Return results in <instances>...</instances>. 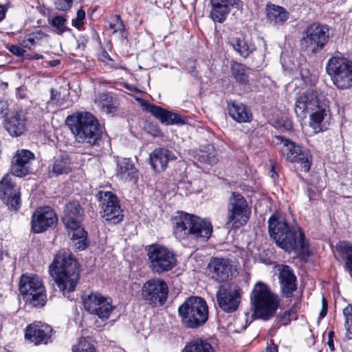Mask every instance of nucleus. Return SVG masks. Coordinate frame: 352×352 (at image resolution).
Returning <instances> with one entry per match:
<instances>
[{"instance_id": "f257e3e1", "label": "nucleus", "mask_w": 352, "mask_h": 352, "mask_svg": "<svg viewBox=\"0 0 352 352\" xmlns=\"http://www.w3.org/2000/svg\"><path fill=\"white\" fill-rule=\"evenodd\" d=\"M269 234L276 245L287 252L309 256V245L300 228L289 226L285 218L274 214L268 220Z\"/></svg>"}, {"instance_id": "f03ea898", "label": "nucleus", "mask_w": 352, "mask_h": 352, "mask_svg": "<svg viewBox=\"0 0 352 352\" xmlns=\"http://www.w3.org/2000/svg\"><path fill=\"white\" fill-rule=\"evenodd\" d=\"M50 273L63 296L70 298L69 294L75 290L80 278L77 261L66 252L58 253L50 265Z\"/></svg>"}, {"instance_id": "7ed1b4c3", "label": "nucleus", "mask_w": 352, "mask_h": 352, "mask_svg": "<svg viewBox=\"0 0 352 352\" xmlns=\"http://www.w3.org/2000/svg\"><path fill=\"white\" fill-rule=\"evenodd\" d=\"M174 224V234L180 239L190 237L206 241L212 232V225L209 220L184 212L177 213Z\"/></svg>"}, {"instance_id": "20e7f679", "label": "nucleus", "mask_w": 352, "mask_h": 352, "mask_svg": "<svg viewBox=\"0 0 352 352\" xmlns=\"http://www.w3.org/2000/svg\"><path fill=\"white\" fill-rule=\"evenodd\" d=\"M66 123L76 140L94 144L100 137V128L97 120L89 112H78L67 116Z\"/></svg>"}, {"instance_id": "39448f33", "label": "nucleus", "mask_w": 352, "mask_h": 352, "mask_svg": "<svg viewBox=\"0 0 352 352\" xmlns=\"http://www.w3.org/2000/svg\"><path fill=\"white\" fill-rule=\"evenodd\" d=\"M83 210L78 201H71L65 205L63 222L71 239L78 250L86 248L87 232L81 226Z\"/></svg>"}, {"instance_id": "423d86ee", "label": "nucleus", "mask_w": 352, "mask_h": 352, "mask_svg": "<svg viewBox=\"0 0 352 352\" xmlns=\"http://www.w3.org/2000/svg\"><path fill=\"white\" fill-rule=\"evenodd\" d=\"M250 297L254 313L257 318L268 320L274 316L279 305L278 296L260 281L255 284Z\"/></svg>"}, {"instance_id": "0eeeda50", "label": "nucleus", "mask_w": 352, "mask_h": 352, "mask_svg": "<svg viewBox=\"0 0 352 352\" xmlns=\"http://www.w3.org/2000/svg\"><path fill=\"white\" fill-rule=\"evenodd\" d=\"M182 323L188 328L202 326L208 318L206 301L198 296L188 298L178 309Z\"/></svg>"}, {"instance_id": "6e6552de", "label": "nucleus", "mask_w": 352, "mask_h": 352, "mask_svg": "<svg viewBox=\"0 0 352 352\" xmlns=\"http://www.w3.org/2000/svg\"><path fill=\"white\" fill-rule=\"evenodd\" d=\"M19 291L27 305L38 307L46 303L45 287L42 280L36 275H22L19 281Z\"/></svg>"}, {"instance_id": "1a4fd4ad", "label": "nucleus", "mask_w": 352, "mask_h": 352, "mask_svg": "<svg viewBox=\"0 0 352 352\" xmlns=\"http://www.w3.org/2000/svg\"><path fill=\"white\" fill-rule=\"evenodd\" d=\"M251 214L248 203L240 193L234 192L227 207L226 226L231 229H239L245 225Z\"/></svg>"}, {"instance_id": "9d476101", "label": "nucleus", "mask_w": 352, "mask_h": 352, "mask_svg": "<svg viewBox=\"0 0 352 352\" xmlns=\"http://www.w3.org/2000/svg\"><path fill=\"white\" fill-rule=\"evenodd\" d=\"M326 70L338 88L347 89L352 86V61L344 57H331Z\"/></svg>"}, {"instance_id": "9b49d317", "label": "nucleus", "mask_w": 352, "mask_h": 352, "mask_svg": "<svg viewBox=\"0 0 352 352\" xmlns=\"http://www.w3.org/2000/svg\"><path fill=\"white\" fill-rule=\"evenodd\" d=\"M151 270L158 274L172 270L176 265L174 252L165 246L154 244L148 250Z\"/></svg>"}, {"instance_id": "f8f14e48", "label": "nucleus", "mask_w": 352, "mask_h": 352, "mask_svg": "<svg viewBox=\"0 0 352 352\" xmlns=\"http://www.w3.org/2000/svg\"><path fill=\"white\" fill-rule=\"evenodd\" d=\"M329 38V29L327 25L314 23L305 30L301 39V45L312 52L320 51L327 43Z\"/></svg>"}, {"instance_id": "ddd939ff", "label": "nucleus", "mask_w": 352, "mask_h": 352, "mask_svg": "<svg viewBox=\"0 0 352 352\" xmlns=\"http://www.w3.org/2000/svg\"><path fill=\"white\" fill-rule=\"evenodd\" d=\"M85 309L90 314L97 316L102 320H107L115 307L110 298L99 293H91L82 298Z\"/></svg>"}, {"instance_id": "4468645a", "label": "nucleus", "mask_w": 352, "mask_h": 352, "mask_svg": "<svg viewBox=\"0 0 352 352\" xmlns=\"http://www.w3.org/2000/svg\"><path fill=\"white\" fill-rule=\"evenodd\" d=\"M168 287L166 283L155 278L147 280L142 286V298L149 305H162L166 301Z\"/></svg>"}, {"instance_id": "2eb2a0df", "label": "nucleus", "mask_w": 352, "mask_h": 352, "mask_svg": "<svg viewBox=\"0 0 352 352\" xmlns=\"http://www.w3.org/2000/svg\"><path fill=\"white\" fill-rule=\"evenodd\" d=\"M324 96L318 94L312 89L300 94L296 99L294 111L297 116L304 118L307 113L315 111L316 108L326 102Z\"/></svg>"}, {"instance_id": "dca6fc26", "label": "nucleus", "mask_w": 352, "mask_h": 352, "mask_svg": "<svg viewBox=\"0 0 352 352\" xmlns=\"http://www.w3.org/2000/svg\"><path fill=\"white\" fill-rule=\"evenodd\" d=\"M281 144V151L286 156V159L297 164V168L300 170L308 172L311 164V155L307 152L303 151L299 145L287 139H282Z\"/></svg>"}, {"instance_id": "f3484780", "label": "nucleus", "mask_w": 352, "mask_h": 352, "mask_svg": "<svg viewBox=\"0 0 352 352\" xmlns=\"http://www.w3.org/2000/svg\"><path fill=\"white\" fill-rule=\"evenodd\" d=\"M216 296L219 307L224 311L232 313L239 306L241 290L236 285H221Z\"/></svg>"}, {"instance_id": "a211bd4d", "label": "nucleus", "mask_w": 352, "mask_h": 352, "mask_svg": "<svg viewBox=\"0 0 352 352\" xmlns=\"http://www.w3.org/2000/svg\"><path fill=\"white\" fill-rule=\"evenodd\" d=\"M0 199L14 211L20 208V189L8 174L0 181Z\"/></svg>"}, {"instance_id": "6ab92c4d", "label": "nucleus", "mask_w": 352, "mask_h": 352, "mask_svg": "<svg viewBox=\"0 0 352 352\" xmlns=\"http://www.w3.org/2000/svg\"><path fill=\"white\" fill-rule=\"evenodd\" d=\"M98 196L103 201L102 217L104 221L112 222L113 224L122 221L123 215L116 196L109 191L104 192L100 191L98 192Z\"/></svg>"}, {"instance_id": "aec40b11", "label": "nucleus", "mask_w": 352, "mask_h": 352, "mask_svg": "<svg viewBox=\"0 0 352 352\" xmlns=\"http://www.w3.org/2000/svg\"><path fill=\"white\" fill-rule=\"evenodd\" d=\"M52 328L45 323L34 322L27 326L25 339L35 345L47 344L52 342Z\"/></svg>"}, {"instance_id": "412c9836", "label": "nucleus", "mask_w": 352, "mask_h": 352, "mask_svg": "<svg viewBox=\"0 0 352 352\" xmlns=\"http://www.w3.org/2000/svg\"><path fill=\"white\" fill-rule=\"evenodd\" d=\"M57 216L50 207L38 208L32 217V228L36 233H41L57 222Z\"/></svg>"}, {"instance_id": "4be33fe9", "label": "nucleus", "mask_w": 352, "mask_h": 352, "mask_svg": "<svg viewBox=\"0 0 352 352\" xmlns=\"http://www.w3.org/2000/svg\"><path fill=\"white\" fill-rule=\"evenodd\" d=\"M34 158L29 150H18L12 160L11 173L16 177H24L31 172L30 162Z\"/></svg>"}, {"instance_id": "5701e85b", "label": "nucleus", "mask_w": 352, "mask_h": 352, "mask_svg": "<svg viewBox=\"0 0 352 352\" xmlns=\"http://www.w3.org/2000/svg\"><path fill=\"white\" fill-rule=\"evenodd\" d=\"M210 1L212 6L210 16L214 21L219 23L225 21L231 7L241 11L243 6V1L241 0H210Z\"/></svg>"}, {"instance_id": "b1692460", "label": "nucleus", "mask_w": 352, "mask_h": 352, "mask_svg": "<svg viewBox=\"0 0 352 352\" xmlns=\"http://www.w3.org/2000/svg\"><path fill=\"white\" fill-rule=\"evenodd\" d=\"M210 1L212 6L210 16L214 21L219 23L225 21L231 7L241 11L243 6V1L241 0H210Z\"/></svg>"}, {"instance_id": "393cba45", "label": "nucleus", "mask_w": 352, "mask_h": 352, "mask_svg": "<svg viewBox=\"0 0 352 352\" xmlns=\"http://www.w3.org/2000/svg\"><path fill=\"white\" fill-rule=\"evenodd\" d=\"M311 113L309 124L314 132L318 133L327 130L330 120L327 101Z\"/></svg>"}, {"instance_id": "a878e982", "label": "nucleus", "mask_w": 352, "mask_h": 352, "mask_svg": "<svg viewBox=\"0 0 352 352\" xmlns=\"http://www.w3.org/2000/svg\"><path fill=\"white\" fill-rule=\"evenodd\" d=\"M209 273L213 279L223 282L227 280L231 269L230 262L225 258H212L208 265Z\"/></svg>"}, {"instance_id": "bb28decb", "label": "nucleus", "mask_w": 352, "mask_h": 352, "mask_svg": "<svg viewBox=\"0 0 352 352\" xmlns=\"http://www.w3.org/2000/svg\"><path fill=\"white\" fill-rule=\"evenodd\" d=\"M277 269L279 272L278 278L283 294L286 297H289L296 289V277L293 270L287 265H279Z\"/></svg>"}, {"instance_id": "cd10ccee", "label": "nucleus", "mask_w": 352, "mask_h": 352, "mask_svg": "<svg viewBox=\"0 0 352 352\" xmlns=\"http://www.w3.org/2000/svg\"><path fill=\"white\" fill-rule=\"evenodd\" d=\"M175 159V156L173 153L166 148L161 147L154 149L149 156L150 164L157 172L164 170L168 163Z\"/></svg>"}, {"instance_id": "c85d7f7f", "label": "nucleus", "mask_w": 352, "mask_h": 352, "mask_svg": "<svg viewBox=\"0 0 352 352\" xmlns=\"http://www.w3.org/2000/svg\"><path fill=\"white\" fill-rule=\"evenodd\" d=\"M146 109L154 117L166 124H184V120L179 114L172 113L162 107L154 104H148Z\"/></svg>"}, {"instance_id": "c756f323", "label": "nucleus", "mask_w": 352, "mask_h": 352, "mask_svg": "<svg viewBox=\"0 0 352 352\" xmlns=\"http://www.w3.org/2000/svg\"><path fill=\"white\" fill-rule=\"evenodd\" d=\"M268 23L273 26L283 25L289 19V13L283 7L268 3L265 8Z\"/></svg>"}, {"instance_id": "7c9ffc66", "label": "nucleus", "mask_w": 352, "mask_h": 352, "mask_svg": "<svg viewBox=\"0 0 352 352\" xmlns=\"http://www.w3.org/2000/svg\"><path fill=\"white\" fill-rule=\"evenodd\" d=\"M229 116L237 122H249L252 119V115L248 107L243 103L236 101L228 102Z\"/></svg>"}, {"instance_id": "2f4dec72", "label": "nucleus", "mask_w": 352, "mask_h": 352, "mask_svg": "<svg viewBox=\"0 0 352 352\" xmlns=\"http://www.w3.org/2000/svg\"><path fill=\"white\" fill-rule=\"evenodd\" d=\"M25 122V118L23 114L12 113L6 121V129L11 136H20L26 130Z\"/></svg>"}, {"instance_id": "473e14b6", "label": "nucleus", "mask_w": 352, "mask_h": 352, "mask_svg": "<svg viewBox=\"0 0 352 352\" xmlns=\"http://www.w3.org/2000/svg\"><path fill=\"white\" fill-rule=\"evenodd\" d=\"M336 248L339 259L344 263V272L352 278V243L340 241Z\"/></svg>"}, {"instance_id": "72a5a7b5", "label": "nucleus", "mask_w": 352, "mask_h": 352, "mask_svg": "<svg viewBox=\"0 0 352 352\" xmlns=\"http://www.w3.org/2000/svg\"><path fill=\"white\" fill-rule=\"evenodd\" d=\"M136 168L130 159L124 158L118 162L116 175L122 180L136 182Z\"/></svg>"}, {"instance_id": "f704fd0d", "label": "nucleus", "mask_w": 352, "mask_h": 352, "mask_svg": "<svg viewBox=\"0 0 352 352\" xmlns=\"http://www.w3.org/2000/svg\"><path fill=\"white\" fill-rule=\"evenodd\" d=\"M251 69L245 65L234 63L231 65V73L236 81L242 85L249 84V74Z\"/></svg>"}, {"instance_id": "c9c22d12", "label": "nucleus", "mask_w": 352, "mask_h": 352, "mask_svg": "<svg viewBox=\"0 0 352 352\" xmlns=\"http://www.w3.org/2000/svg\"><path fill=\"white\" fill-rule=\"evenodd\" d=\"M183 352H215V350L207 340L202 338H195L188 343Z\"/></svg>"}, {"instance_id": "e433bc0d", "label": "nucleus", "mask_w": 352, "mask_h": 352, "mask_svg": "<svg viewBox=\"0 0 352 352\" xmlns=\"http://www.w3.org/2000/svg\"><path fill=\"white\" fill-rule=\"evenodd\" d=\"M70 164V159L67 155H61L55 160L50 174L52 175L67 174L72 169Z\"/></svg>"}, {"instance_id": "4c0bfd02", "label": "nucleus", "mask_w": 352, "mask_h": 352, "mask_svg": "<svg viewBox=\"0 0 352 352\" xmlns=\"http://www.w3.org/2000/svg\"><path fill=\"white\" fill-rule=\"evenodd\" d=\"M229 43L243 57H247L253 50V47L244 38L241 37L230 38Z\"/></svg>"}, {"instance_id": "58836bf2", "label": "nucleus", "mask_w": 352, "mask_h": 352, "mask_svg": "<svg viewBox=\"0 0 352 352\" xmlns=\"http://www.w3.org/2000/svg\"><path fill=\"white\" fill-rule=\"evenodd\" d=\"M46 35L41 31H36L26 35L21 41V45L23 47L31 49L36 45L37 41H41Z\"/></svg>"}, {"instance_id": "ea45409f", "label": "nucleus", "mask_w": 352, "mask_h": 352, "mask_svg": "<svg viewBox=\"0 0 352 352\" xmlns=\"http://www.w3.org/2000/svg\"><path fill=\"white\" fill-rule=\"evenodd\" d=\"M342 314L344 318L345 337L347 340H352V305H348L344 308Z\"/></svg>"}, {"instance_id": "a19ab883", "label": "nucleus", "mask_w": 352, "mask_h": 352, "mask_svg": "<svg viewBox=\"0 0 352 352\" xmlns=\"http://www.w3.org/2000/svg\"><path fill=\"white\" fill-rule=\"evenodd\" d=\"M109 28L113 34L119 33L122 34L124 31V25L120 15H115L111 17L109 23Z\"/></svg>"}, {"instance_id": "79ce46f5", "label": "nucleus", "mask_w": 352, "mask_h": 352, "mask_svg": "<svg viewBox=\"0 0 352 352\" xmlns=\"http://www.w3.org/2000/svg\"><path fill=\"white\" fill-rule=\"evenodd\" d=\"M73 352H95L93 344L85 338H81L78 344L73 346Z\"/></svg>"}, {"instance_id": "37998d69", "label": "nucleus", "mask_w": 352, "mask_h": 352, "mask_svg": "<svg viewBox=\"0 0 352 352\" xmlns=\"http://www.w3.org/2000/svg\"><path fill=\"white\" fill-rule=\"evenodd\" d=\"M66 19L61 16H54L52 20V26L56 28V32L59 34L65 32L67 28L65 26Z\"/></svg>"}, {"instance_id": "c03bdc74", "label": "nucleus", "mask_w": 352, "mask_h": 352, "mask_svg": "<svg viewBox=\"0 0 352 352\" xmlns=\"http://www.w3.org/2000/svg\"><path fill=\"white\" fill-rule=\"evenodd\" d=\"M198 160L201 162L208 163L209 164H214L217 162L218 159L214 152L208 153L205 151H200L198 154Z\"/></svg>"}, {"instance_id": "a18cd8bd", "label": "nucleus", "mask_w": 352, "mask_h": 352, "mask_svg": "<svg viewBox=\"0 0 352 352\" xmlns=\"http://www.w3.org/2000/svg\"><path fill=\"white\" fill-rule=\"evenodd\" d=\"M292 319H296L295 312L293 309L284 311L278 316V320L283 325H287Z\"/></svg>"}, {"instance_id": "49530a36", "label": "nucleus", "mask_w": 352, "mask_h": 352, "mask_svg": "<svg viewBox=\"0 0 352 352\" xmlns=\"http://www.w3.org/2000/svg\"><path fill=\"white\" fill-rule=\"evenodd\" d=\"M73 0H56V8L59 10H67L72 5Z\"/></svg>"}, {"instance_id": "de8ad7c7", "label": "nucleus", "mask_w": 352, "mask_h": 352, "mask_svg": "<svg viewBox=\"0 0 352 352\" xmlns=\"http://www.w3.org/2000/svg\"><path fill=\"white\" fill-rule=\"evenodd\" d=\"M85 16V12L82 10H78L77 12V16L75 19L73 20L72 24L77 28H80L83 23V19Z\"/></svg>"}, {"instance_id": "09e8293b", "label": "nucleus", "mask_w": 352, "mask_h": 352, "mask_svg": "<svg viewBox=\"0 0 352 352\" xmlns=\"http://www.w3.org/2000/svg\"><path fill=\"white\" fill-rule=\"evenodd\" d=\"M8 50H9L10 52H11L14 55H16L18 56H23L25 52V50L23 47H19L18 45H10L9 47Z\"/></svg>"}, {"instance_id": "8fccbe9b", "label": "nucleus", "mask_w": 352, "mask_h": 352, "mask_svg": "<svg viewBox=\"0 0 352 352\" xmlns=\"http://www.w3.org/2000/svg\"><path fill=\"white\" fill-rule=\"evenodd\" d=\"M333 336H334V332L333 331H330L328 332L327 344L331 351L334 350V344H333Z\"/></svg>"}, {"instance_id": "3c124183", "label": "nucleus", "mask_w": 352, "mask_h": 352, "mask_svg": "<svg viewBox=\"0 0 352 352\" xmlns=\"http://www.w3.org/2000/svg\"><path fill=\"white\" fill-rule=\"evenodd\" d=\"M87 43V39L82 37L80 39L77 40V44H78V49L83 50L86 46V44Z\"/></svg>"}, {"instance_id": "603ef678", "label": "nucleus", "mask_w": 352, "mask_h": 352, "mask_svg": "<svg viewBox=\"0 0 352 352\" xmlns=\"http://www.w3.org/2000/svg\"><path fill=\"white\" fill-rule=\"evenodd\" d=\"M101 107L102 109H104V111L106 113H111L112 111V109L114 108L111 103L109 104V101H107V103L103 102Z\"/></svg>"}, {"instance_id": "864d4df0", "label": "nucleus", "mask_w": 352, "mask_h": 352, "mask_svg": "<svg viewBox=\"0 0 352 352\" xmlns=\"http://www.w3.org/2000/svg\"><path fill=\"white\" fill-rule=\"evenodd\" d=\"M6 12L7 8L3 5H0V22L4 19Z\"/></svg>"}, {"instance_id": "5fc2aeb1", "label": "nucleus", "mask_w": 352, "mask_h": 352, "mask_svg": "<svg viewBox=\"0 0 352 352\" xmlns=\"http://www.w3.org/2000/svg\"><path fill=\"white\" fill-rule=\"evenodd\" d=\"M8 106L6 102L0 100V114L5 113L7 110Z\"/></svg>"}, {"instance_id": "6e6d98bb", "label": "nucleus", "mask_w": 352, "mask_h": 352, "mask_svg": "<svg viewBox=\"0 0 352 352\" xmlns=\"http://www.w3.org/2000/svg\"><path fill=\"white\" fill-rule=\"evenodd\" d=\"M327 312V307H322V309L320 313V317L324 318L326 316Z\"/></svg>"}, {"instance_id": "4d7b16f0", "label": "nucleus", "mask_w": 352, "mask_h": 352, "mask_svg": "<svg viewBox=\"0 0 352 352\" xmlns=\"http://www.w3.org/2000/svg\"><path fill=\"white\" fill-rule=\"evenodd\" d=\"M31 59H34V60H39V59H42L43 58V55L41 54H37V53H35L34 54L31 58Z\"/></svg>"}, {"instance_id": "13d9d810", "label": "nucleus", "mask_w": 352, "mask_h": 352, "mask_svg": "<svg viewBox=\"0 0 352 352\" xmlns=\"http://www.w3.org/2000/svg\"><path fill=\"white\" fill-rule=\"evenodd\" d=\"M302 77L305 82L307 84L309 83L310 85H312L315 82V77H314V78H311V80H307L303 76Z\"/></svg>"}, {"instance_id": "bf43d9fd", "label": "nucleus", "mask_w": 352, "mask_h": 352, "mask_svg": "<svg viewBox=\"0 0 352 352\" xmlns=\"http://www.w3.org/2000/svg\"><path fill=\"white\" fill-rule=\"evenodd\" d=\"M269 352H278V347L276 345L271 346L269 349Z\"/></svg>"}, {"instance_id": "052dcab7", "label": "nucleus", "mask_w": 352, "mask_h": 352, "mask_svg": "<svg viewBox=\"0 0 352 352\" xmlns=\"http://www.w3.org/2000/svg\"><path fill=\"white\" fill-rule=\"evenodd\" d=\"M322 307H327V301L324 297L322 298Z\"/></svg>"}, {"instance_id": "680f3d73", "label": "nucleus", "mask_w": 352, "mask_h": 352, "mask_svg": "<svg viewBox=\"0 0 352 352\" xmlns=\"http://www.w3.org/2000/svg\"><path fill=\"white\" fill-rule=\"evenodd\" d=\"M0 352H10V351H9L8 350H7L6 349H2L1 350H0Z\"/></svg>"}, {"instance_id": "e2e57ef3", "label": "nucleus", "mask_w": 352, "mask_h": 352, "mask_svg": "<svg viewBox=\"0 0 352 352\" xmlns=\"http://www.w3.org/2000/svg\"><path fill=\"white\" fill-rule=\"evenodd\" d=\"M52 99H54V91L52 90Z\"/></svg>"}, {"instance_id": "0e129e2a", "label": "nucleus", "mask_w": 352, "mask_h": 352, "mask_svg": "<svg viewBox=\"0 0 352 352\" xmlns=\"http://www.w3.org/2000/svg\"><path fill=\"white\" fill-rule=\"evenodd\" d=\"M2 255H3V253H2V252L0 250V259H1V258H2Z\"/></svg>"}]
</instances>
